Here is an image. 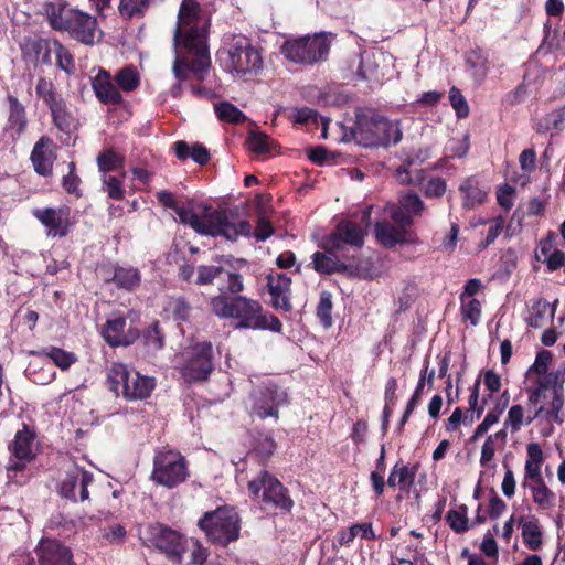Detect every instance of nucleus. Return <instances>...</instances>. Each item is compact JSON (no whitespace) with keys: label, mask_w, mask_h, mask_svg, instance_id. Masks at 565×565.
I'll return each instance as SVG.
<instances>
[{"label":"nucleus","mask_w":565,"mask_h":565,"mask_svg":"<svg viewBox=\"0 0 565 565\" xmlns=\"http://www.w3.org/2000/svg\"><path fill=\"white\" fill-rule=\"evenodd\" d=\"M210 21L202 17L196 0H182L178 12V24L174 30L173 45L184 49L191 60L177 55L172 71L180 81H188L190 74L203 82L211 67L207 38Z\"/></svg>","instance_id":"f257e3e1"},{"label":"nucleus","mask_w":565,"mask_h":565,"mask_svg":"<svg viewBox=\"0 0 565 565\" xmlns=\"http://www.w3.org/2000/svg\"><path fill=\"white\" fill-rule=\"evenodd\" d=\"M545 35L541 44V50H545L546 53H553L562 50L561 41L558 39V31L551 30V26L545 23L544 24Z\"/></svg>","instance_id":"e2e57ef3"},{"label":"nucleus","mask_w":565,"mask_h":565,"mask_svg":"<svg viewBox=\"0 0 565 565\" xmlns=\"http://www.w3.org/2000/svg\"><path fill=\"white\" fill-rule=\"evenodd\" d=\"M564 404V397H563V391L562 386L558 388H554L553 398L550 405V408L545 409L543 416H545L547 419H552L553 422L557 424L564 423V415L562 414V408Z\"/></svg>","instance_id":"5fc2aeb1"},{"label":"nucleus","mask_w":565,"mask_h":565,"mask_svg":"<svg viewBox=\"0 0 565 565\" xmlns=\"http://www.w3.org/2000/svg\"><path fill=\"white\" fill-rule=\"evenodd\" d=\"M174 153L181 161H185L191 158L195 163L205 166L210 159V151L200 142H194L190 146L184 140H179L173 145Z\"/></svg>","instance_id":"cd10ccee"},{"label":"nucleus","mask_w":565,"mask_h":565,"mask_svg":"<svg viewBox=\"0 0 565 565\" xmlns=\"http://www.w3.org/2000/svg\"><path fill=\"white\" fill-rule=\"evenodd\" d=\"M147 541L163 553L173 564H181L188 547L186 537L180 532L159 522L150 523L146 529Z\"/></svg>","instance_id":"f8f14e48"},{"label":"nucleus","mask_w":565,"mask_h":565,"mask_svg":"<svg viewBox=\"0 0 565 565\" xmlns=\"http://www.w3.org/2000/svg\"><path fill=\"white\" fill-rule=\"evenodd\" d=\"M38 13L46 17L52 29L66 31L77 42L85 45L95 43L96 18L81 10L70 8L65 0L45 1Z\"/></svg>","instance_id":"7ed1b4c3"},{"label":"nucleus","mask_w":565,"mask_h":565,"mask_svg":"<svg viewBox=\"0 0 565 565\" xmlns=\"http://www.w3.org/2000/svg\"><path fill=\"white\" fill-rule=\"evenodd\" d=\"M489 56L481 47H475L466 54V65L472 72V76L483 81L489 72Z\"/></svg>","instance_id":"72a5a7b5"},{"label":"nucleus","mask_w":565,"mask_h":565,"mask_svg":"<svg viewBox=\"0 0 565 565\" xmlns=\"http://www.w3.org/2000/svg\"><path fill=\"white\" fill-rule=\"evenodd\" d=\"M9 100V128L14 130L18 135L24 132L28 120L25 115V109L22 103L18 99V97L13 95L8 96Z\"/></svg>","instance_id":"e433bc0d"},{"label":"nucleus","mask_w":565,"mask_h":565,"mask_svg":"<svg viewBox=\"0 0 565 565\" xmlns=\"http://www.w3.org/2000/svg\"><path fill=\"white\" fill-rule=\"evenodd\" d=\"M417 297V288L414 284H407L402 292L398 295L397 298V306L396 313L405 312L408 310L412 305L415 302Z\"/></svg>","instance_id":"bf43d9fd"},{"label":"nucleus","mask_w":565,"mask_h":565,"mask_svg":"<svg viewBox=\"0 0 565 565\" xmlns=\"http://www.w3.org/2000/svg\"><path fill=\"white\" fill-rule=\"evenodd\" d=\"M467 510V507L461 504L458 510H450L447 513L446 521L448 525L458 534L465 533L470 529L468 524Z\"/></svg>","instance_id":"8fccbe9b"},{"label":"nucleus","mask_w":565,"mask_h":565,"mask_svg":"<svg viewBox=\"0 0 565 565\" xmlns=\"http://www.w3.org/2000/svg\"><path fill=\"white\" fill-rule=\"evenodd\" d=\"M34 434L25 425L23 429L18 430L14 439L9 445L13 460L8 466L9 471H21L25 465L33 459L32 444Z\"/></svg>","instance_id":"aec40b11"},{"label":"nucleus","mask_w":565,"mask_h":565,"mask_svg":"<svg viewBox=\"0 0 565 565\" xmlns=\"http://www.w3.org/2000/svg\"><path fill=\"white\" fill-rule=\"evenodd\" d=\"M414 216L403 210L401 206L395 205L391 210V218L394 222V225L398 228L409 230V227L414 224Z\"/></svg>","instance_id":"69168bd1"},{"label":"nucleus","mask_w":565,"mask_h":565,"mask_svg":"<svg viewBox=\"0 0 565 565\" xmlns=\"http://www.w3.org/2000/svg\"><path fill=\"white\" fill-rule=\"evenodd\" d=\"M332 310V294L328 290H322L319 295V302L316 307V316L324 329H329L333 324Z\"/></svg>","instance_id":"79ce46f5"},{"label":"nucleus","mask_w":565,"mask_h":565,"mask_svg":"<svg viewBox=\"0 0 565 565\" xmlns=\"http://www.w3.org/2000/svg\"><path fill=\"white\" fill-rule=\"evenodd\" d=\"M237 329L270 330L280 332L281 321L274 315H267L260 302L245 296H234L233 315Z\"/></svg>","instance_id":"9d476101"},{"label":"nucleus","mask_w":565,"mask_h":565,"mask_svg":"<svg viewBox=\"0 0 565 565\" xmlns=\"http://www.w3.org/2000/svg\"><path fill=\"white\" fill-rule=\"evenodd\" d=\"M126 157L117 152L114 148H107L99 152L96 163L103 175L122 169L125 167Z\"/></svg>","instance_id":"c9c22d12"},{"label":"nucleus","mask_w":565,"mask_h":565,"mask_svg":"<svg viewBox=\"0 0 565 565\" xmlns=\"http://www.w3.org/2000/svg\"><path fill=\"white\" fill-rule=\"evenodd\" d=\"M71 209L62 205L57 209L46 207L38 210V220L45 227L47 236L64 237L70 232Z\"/></svg>","instance_id":"6ab92c4d"},{"label":"nucleus","mask_w":565,"mask_h":565,"mask_svg":"<svg viewBox=\"0 0 565 565\" xmlns=\"http://www.w3.org/2000/svg\"><path fill=\"white\" fill-rule=\"evenodd\" d=\"M114 81L121 90L134 92L140 85V75L134 65H128L116 73Z\"/></svg>","instance_id":"37998d69"},{"label":"nucleus","mask_w":565,"mask_h":565,"mask_svg":"<svg viewBox=\"0 0 565 565\" xmlns=\"http://www.w3.org/2000/svg\"><path fill=\"white\" fill-rule=\"evenodd\" d=\"M221 67L239 78L256 76L264 67L263 47L243 33H226L218 49Z\"/></svg>","instance_id":"f03ea898"},{"label":"nucleus","mask_w":565,"mask_h":565,"mask_svg":"<svg viewBox=\"0 0 565 565\" xmlns=\"http://www.w3.org/2000/svg\"><path fill=\"white\" fill-rule=\"evenodd\" d=\"M191 542L193 545L191 551V564L204 565L210 556L209 548L203 546V544L198 539H192Z\"/></svg>","instance_id":"774afa93"},{"label":"nucleus","mask_w":565,"mask_h":565,"mask_svg":"<svg viewBox=\"0 0 565 565\" xmlns=\"http://www.w3.org/2000/svg\"><path fill=\"white\" fill-rule=\"evenodd\" d=\"M312 268L320 275L344 274L349 266L339 259V255H330L324 252H316L311 256Z\"/></svg>","instance_id":"bb28decb"},{"label":"nucleus","mask_w":565,"mask_h":565,"mask_svg":"<svg viewBox=\"0 0 565 565\" xmlns=\"http://www.w3.org/2000/svg\"><path fill=\"white\" fill-rule=\"evenodd\" d=\"M374 236L386 248H392L396 245L415 244L417 242V235L413 231L398 228L387 221L375 223Z\"/></svg>","instance_id":"b1692460"},{"label":"nucleus","mask_w":565,"mask_h":565,"mask_svg":"<svg viewBox=\"0 0 565 565\" xmlns=\"http://www.w3.org/2000/svg\"><path fill=\"white\" fill-rule=\"evenodd\" d=\"M179 217L182 223L189 224L196 233L215 237L218 236L220 230L228 216L226 211L205 206L202 214L191 210H181Z\"/></svg>","instance_id":"f3484780"},{"label":"nucleus","mask_w":565,"mask_h":565,"mask_svg":"<svg viewBox=\"0 0 565 565\" xmlns=\"http://www.w3.org/2000/svg\"><path fill=\"white\" fill-rule=\"evenodd\" d=\"M277 449V443L275 439L263 433H258L253 440L252 454H254L258 462L263 466L267 465L271 456Z\"/></svg>","instance_id":"f704fd0d"},{"label":"nucleus","mask_w":565,"mask_h":565,"mask_svg":"<svg viewBox=\"0 0 565 565\" xmlns=\"http://www.w3.org/2000/svg\"><path fill=\"white\" fill-rule=\"evenodd\" d=\"M233 302L234 296L220 294L211 298L210 306L212 312L220 319H230L233 315Z\"/></svg>","instance_id":"09e8293b"},{"label":"nucleus","mask_w":565,"mask_h":565,"mask_svg":"<svg viewBox=\"0 0 565 565\" xmlns=\"http://www.w3.org/2000/svg\"><path fill=\"white\" fill-rule=\"evenodd\" d=\"M565 128V105L543 116L537 122V132H547L552 129L563 130Z\"/></svg>","instance_id":"c03bdc74"},{"label":"nucleus","mask_w":565,"mask_h":565,"mask_svg":"<svg viewBox=\"0 0 565 565\" xmlns=\"http://www.w3.org/2000/svg\"><path fill=\"white\" fill-rule=\"evenodd\" d=\"M100 334L111 348L129 347L140 338V331L120 313H113L102 326Z\"/></svg>","instance_id":"a211bd4d"},{"label":"nucleus","mask_w":565,"mask_h":565,"mask_svg":"<svg viewBox=\"0 0 565 565\" xmlns=\"http://www.w3.org/2000/svg\"><path fill=\"white\" fill-rule=\"evenodd\" d=\"M532 499L542 510H550L555 505L556 494L546 486L544 480L530 484Z\"/></svg>","instance_id":"ea45409f"},{"label":"nucleus","mask_w":565,"mask_h":565,"mask_svg":"<svg viewBox=\"0 0 565 565\" xmlns=\"http://www.w3.org/2000/svg\"><path fill=\"white\" fill-rule=\"evenodd\" d=\"M143 340V344L151 351H160L166 345V332L160 324L159 320H153L147 328L140 333Z\"/></svg>","instance_id":"4c0bfd02"},{"label":"nucleus","mask_w":565,"mask_h":565,"mask_svg":"<svg viewBox=\"0 0 565 565\" xmlns=\"http://www.w3.org/2000/svg\"><path fill=\"white\" fill-rule=\"evenodd\" d=\"M92 88L96 98L103 105L118 106L124 103L121 93L114 84L110 73L105 68H99L98 73L92 78Z\"/></svg>","instance_id":"393cba45"},{"label":"nucleus","mask_w":565,"mask_h":565,"mask_svg":"<svg viewBox=\"0 0 565 565\" xmlns=\"http://www.w3.org/2000/svg\"><path fill=\"white\" fill-rule=\"evenodd\" d=\"M179 358L178 370L186 383L205 381L214 370L211 341L191 343L179 354Z\"/></svg>","instance_id":"1a4fd4ad"},{"label":"nucleus","mask_w":565,"mask_h":565,"mask_svg":"<svg viewBox=\"0 0 565 565\" xmlns=\"http://www.w3.org/2000/svg\"><path fill=\"white\" fill-rule=\"evenodd\" d=\"M557 300L553 305H550L545 299L539 298L533 300L529 316L525 318V322L530 328L539 329L545 323V317L547 309H550V318L553 319L556 312Z\"/></svg>","instance_id":"2f4dec72"},{"label":"nucleus","mask_w":565,"mask_h":565,"mask_svg":"<svg viewBox=\"0 0 565 565\" xmlns=\"http://www.w3.org/2000/svg\"><path fill=\"white\" fill-rule=\"evenodd\" d=\"M82 183L81 178L76 173V164L75 162H70L68 172L62 179V186L68 194H74L76 198H82L83 193L79 189Z\"/></svg>","instance_id":"4d7b16f0"},{"label":"nucleus","mask_w":565,"mask_h":565,"mask_svg":"<svg viewBox=\"0 0 565 565\" xmlns=\"http://www.w3.org/2000/svg\"><path fill=\"white\" fill-rule=\"evenodd\" d=\"M449 102L458 118H467L469 116L470 108L467 99L456 86H452L449 90Z\"/></svg>","instance_id":"13d9d810"},{"label":"nucleus","mask_w":565,"mask_h":565,"mask_svg":"<svg viewBox=\"0 0 565 565\" xmlns=\"http://www.w3.org/2000/svg\"><path fill=\"white\" fill-rule=\"evenodd\" d=\"M518 524L522 527L523 543L531 551H540L543 545V532L536 518L527 520L525 516L518 519Z\"/></svg>","instance_id":"c756f323"},{"label":"nucleus","mask_w":565,"mask_h":565,"mask_svg":"<svg viewBox=\"0 0 565 565\" xmlns=\"http://www.w3.org/2000/svg\"><path fill=\"white\" fill-rule=\"evenodd\" d=\"M38 96L43 99L49 108L54 126L61 131L68 132L74 127L75 118L54 84L45 78H40L38 81Z\"/></svg>","instance_id":"4468645a"},{"label":"nucleus","mask_w":565,"mask_h":565,"mask_svg":"<svg viewBox=\"0 0 565 565\" xmlns=\"http://www.w3.org/2000/svg\"><path fill=\"white\" fill-rule=\"evenodd\" d=\"M38 556L40 565H75L71 548L56 540L41 539Z\"/></svg>","instance_id":"412c9836"},{"label":"nucleus","mask_w":565,"mask_h":565,"mask_svg":"<svg viewBox=\"0 0 565 565\" xmlns=\"http://www.w3.org/2000/svg\"><path fill=\"white\" fill-rule=\"evenodd\" d=\"M38 96L43 99L49 108L54 126L61 131L68 132L74 127L75 118L54 84L45 78H40L38 81Z\"/></svg>","instance_id":"ddd939ff"},{"label":"nucleus","mask_w":565,"mask_h":565,"mask_svg":"<svg viewBox=\"0 0 565 565\" xmlns=\"http://www.w3.org/2000/svg\"><path fill=\"white\" fill-rule=\"evenodd\" d=\"M461 315L465 320H469L472 326L479 323L481 317V302L478 299H470L461 302Z\"/></svg>","instance_id":"052dcab7"},{"label":"nucleus","mask_w":565,"mask_h":565,"mask_svg":"<svg viewBox=\"0 0 565 565\" xmlns=\"http://www.w3.org/2000/svg\"><path fill=\"white\" fill-rule=\"evenodd\" d=\"M462 195V207L472 210L486 202L488 193L479 186V182L475 178L466 179L459 186Z\"/></svg>","instance_id":"7c9ffc66"},{"label":"nucleus","mask_w":565,"mask_h":565,"mask_svg":"<svg viewBox=\"0 0 565 565\" xmlns=\"http://www.w3.org/2000/svg\"><path fill=\"white\" fill-rule=\"evenodd\" d=\"M106 281L115 284L119 289L134 291L140 286L141 274L132 266H115L113 277Z\"/></svg>","instance_id":"c85d7f7f"},{"label":"nucleus","mask_w":565,"mask_h":565,"mask_svg":"<svg viewBox=\"0 0 565 565\" xmlns=\"http://www.w3.org/2000/svg\"><path fill=\"white\" fill-rule=\"evenodd\" d=\"M398 206L409 213L412 216H420L425 210V204L419 195L413 191L401 194Z\"/></svg>","instance_id":"864d4df0"},{"label":"nucleus","mask_w":565,"mask_h":565,"mask_svg":"<svg viewBox=\"0 0 565 565\" xmlns=\"http://www.w3.org/2000/svg\"><path fill=\"white\" fill-rule=\"evenodd\" d=\"M287 394L273 382L263 383L250 393V416L259 419L279 418V406Z\"/></svg>","instance_id":"dca6fc26"},{"label":"nucleus","mask_w":565,"mask_h":565,"mask_svg":"<svg viewBox=\"0 0 565 565\" xmlns=\"http://www.w3.org/2000/svg\"><path fill=\"white\" fill-rule=\"evenodd\" d=\"M215 114L221 121L230 124H242L246 116L236 106L228 102H221L214 106Z\"/></svg>","instance_id":"49530a36"},{"label":"nucleus","mask_w":565,"mask_h":565,"mask_svg":"<svg viewBox=\"0 0 565 565\" xmlns=\"http://www.w3.org/2000/svg\"><path fill=\"white\" fill-rule=\"evenodd\" d=\"M356 129L365 146L390 147L402 140L398 121L390 120L374 109H356Z\"/></svg>","instance_id":"39448f33"},{"label":"nucleus","mask_w":565,"mask_h":565,"mask_svg":"<svg viewBox=\"0 0 565 565\" xmlns=\"http://www.w3.org/2000/svg\"><path fill=\"white\" fill-rule=\"evenodd\" d=\"M50 141L47 137H41L38 140V174L47 177L52 174L53 164L56 160V153L45 146Z\"/></svg>","instance_id":"58836bf2"},{"label":"nucleus","mask_w":565,"mask_h":565,"mask_svg":"<svg viewBox=\"0 0 565 565\" xmlns=\"http://www.w3.org/2000/svg\"><path fill=\"white\" fill-rule=\"evenodd\" d=\"M504 224H505V218L501 215L497 216L493 220L492 224L490 225L484 241L480 243V246L486 248L489 245H491L498 238V236L501 234V232L503 231Z\"/></svg>","instance_id":"338daca9"},{"label":"nucleus","mask_w":565,"mask_h":565,"mask_svg":"<svg viewBox=\"0 0 565 565\" xmlns=\"http://www.w3.org/2000/svg\"><path fill=\"white\" fill-rule=\"evenodd\" d=\"M266 280L268 292L271 297V306L276 310H282L284 312L291 311V278L286 274L276 273L268 274Z\"/></svg>","instance_id":"4be33fe9"},{"label":"nucleus","mask_w":565,"mask_h":565,"mask_svg":"<svg viewBox=\"0 0 565 565\" xmlns=\"http://www.w3.org/2000/svg\"><path fill=\"white\" fill-rule=\"evenodd\" d=\"M247 490L250 498L257 500L265 509L282 514L290 513L294 509L295 502L288 488L266 469H262L248 481Z\"/></svg>","instance_id":"423d86ee"},{"label":"nucleus","mask_w":565,"mask_h":565,"mask_svg":"<svg viewBox=\"0 0 565 565\" xmlns=\"http://www.w3.org/2000/svg\"><path fill=\"white\" fill-rule=\"evenodd\" d=\"M366 235V230L360 224L351 220H342L324 238L322 247L328 254L337 256L345 246L360 249L364 245Z\"/></svg>","instance_id":"2eb2a0df"},{"label":"nucleus","mask_w":565,"mask_h":565,"mask_svg":"<svg viewBox=\"0 0 565 565\" xmlns=\"http://www.w3.org/2000/svg\"><path fill=\"white\" fill-rule=\"evenodd\" d=\"M38 354L52 362L61 371L70 370L78 360L74 352L54 345L42 348Z\"/></svg>","instance_id":"473e14b6"},{"label":"nucleus","mask_w":565,"mask_h":565,"mask_svg":"<svg viewBox=\"0 0 565 565\" xmlns=\"http://www.w3.org/2000/svg\"><path fill=\"white\" fill-rule=\"evenodd\" d=\"M221 274H224V268L222 266H199L196 284H212L214 279L221 278Z\"/></svg>","instance_id":"680f3d73"},{"label":"nucleus","mask_w":565,"mask_h":565,"mask_svg":"<svg viewBox=\"0 0 565 565\" xmlns=\"http://www.w3.org/2000/svg\"><path fill=\"white\" fill-rule=\"evenodd\" d=\"M398 471L399 490L408 492L415 483V478L419 469V462L412 466L402 462L395 463Z\"/></svg>","instance_id":"3c124183"},{"label":"nucleus","mask_w":565,"mask_h":565,"mask_svg":"<svg viewBox=\"0 0 565 565\" xmlns=\"http://www.w3.org/2000/svg\"><path fill=\"white\" fill-rule=\"evenodd\" d=\"M330 50V43L324 33L286 40L281 45V54L290 62L300 65H312L324 60Z\"/></svg>","instance_id":"9b49d317"},{"label":"nucleus","mask_w":565,"mask_h":565,"mask_svg":"<svg viewBox=\"0 0 565 565\" xmlns=\"http://www.w3.org/2000/svg\"><path fill=\"white\" fill-rule=\"evenodd\" d=\"M156 0H120L118 11L126 19L143 18Z\"/></svg>","instance_id":"a19ab883"},{"label":"nucleus","mask_w":565,"mask_h":565,"mask_svg":"<svg viewBox=\"0 0 565 565\" xmlns=\"http://www.w3.org/2000/svg\"><path fill=\"white\" fill-rule=\"evenodd\" d=\"M207 543L226 548L241 537L242 518L234 505L223 504L206 511L196 522Z\"/></svg>","instance_id":"20e7f679"},{"label":"nucleus","mask_w":565,"mask_h":565,"mask_svg":"<svg viewBox=\"0 0 565 565\" xmlns=\"http://www.w3.org/2000/svg\"><path fill=\"white\" fill-rule=\"evenodd\" d=\"M126 172H122L121 178L115 175H103V190L107 193L108 198L120 201L125 198L124 179Z\"/></svg>","instance_id":"603ef678"},{"label":"nucleus","mask_w":565,"mask_h":565,"mask_svg":"<svg viewBox=\"0 0 565 565\" xmlns=\"http://www.w3.org/2000/svg\"><path fill=\"white\" fill-rule=\"evenodd\" d=\"M220 280L224 282V285L218 288L221 294L239 296L238 294L244 290V278L238 273L224 269V274H221Z\"/></svg>","instance_id":"de8ad7c7"},{"label":"nucleus","mask_w":565,"mask_h":565,"mask_svg":"<svg viewBox=\"0 0 565 565\" xmlns=\"http://www.w3.org/2000/svg\"><path fill=\"white\" fill-rule=\"evenodd\" d=\"M51 45H53V50H55L56 65L67 74L74 73L75 64L73 55L70 53V51L63 46L61 42H53Z\"/></svg>","instance_id":"6e6d98bb"},{"label":"nucleus","mask_w":565,"mask_h":565,"mask_svg":"<svg viewBox=\"0 0 565 565\" xmlns=\"http://www.w3.org/2000/svg\"><path fill=\"white\" fill-rule=\"evenodd\" d=\"M413 163L414 159L407 157L403 164L397 168L396 172L397 175L402 179V182L417 185L427 199L443 198L447 191L446 180L439 177H435L425 181L424 178L420 177L418 181L413 182L412 179L409 178L408 171Z\"/></svg>","instance_id":"5701e85b"},{"label":"nucleus","mask_w":565,"mask_h":565,"mask_svg":"<svg viewBox=\"0 0 565 565\" xmlns=\"http://www.w3.org/2000/svg\"><path fill=\"white\" fill-rule=\"evenodd\" d=\"M110 391L121 394L126 399H145L154 388V380L143 376L124 363H113L107 371Z\"/></svg>","instance_id":"6e6552de"},{"label":"nucleus","mask_w":565,"mask_h":565,"mask_svg":"<svg viewBox=\"0 0 565 565\" xmlns=\"http://www.w3.org/2000/svg\"><path fill=\"white\" fill-rule=\"evenodd\" d=\"M190 478V462L178 449L157 448L152 459L150 479L161 487L174 489Z\"/></svg>","instance_id":"0eeeda50"},{"label":"nucleus","mask_w":565,"mask_h":565,"mask_svg":"<svg viewBox=\"0 0 565 565\" xmlns=\"http://www.w3.org/2000/svg\"><path fill=\"white\" fill-rule=\"evenodd\" d=\"M552 358L553 355L548 350L539 351L534 363L529 369V373L534 372L540 376L546 375L548 371V365L552 362Z\"/></svg>","instance_id":"0e129e2a"},{"label":"nucleus","mask_w":565,"mask_h":565,"mask_svg":"<svg viewBox=\"0 0 565 565\" xmlns=\"http://www.w3.org/2000/svg\"><path fill=\"white\" fill-rule=\"evenodd\" d=\"M168 318L175 322L177 327L184 333L183 326L192 324L198 318L200 308L194 307L184 296L170 297L164 306Z\"/></svg>","instance_id":"a878e982"},{"label":"nucleus","mask_w":565,"mask_h":565,"mask_svg":"<svg viewBox=\"0 0 565 565\" xmlns=\"http://www.w3.org/2000/svg\"><path fill=\"white\" fill-rule=\"evenodd\" d=\"M250 151L257 154H267L276 150L277 143L264 132H252L247 139Z\"/></svg>","instance_id":"a18cd8bd"}]
</instances>
